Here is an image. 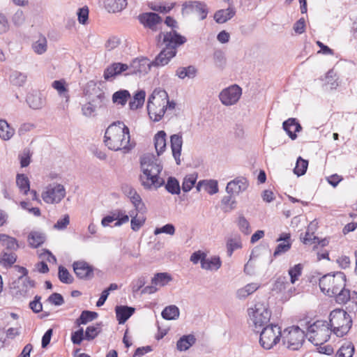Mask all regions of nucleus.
Masks as SVG:
<instances>
[{"mask_svg":"<svg viewBox=\"0 0 357 357\" xmlns=\"http://www.w3.org/2000/svg\"><path fill=\"white\" fill-rule=\"evenodd\" d=\"M145 96L146 93L144 91H138L129 102L130 109L132 110H135L142 107L144 102Z\"/></svg>","mask_w":357,"mask_h":357,"instance_id":"36","label":"nucleus"},{"mask_svg":"<svg viewBox=\"0 0 357 357\" xmlns=\"http://www.w3.org/2000/svg\"><path fill=\"white\" fill-rule=\"evenodd\" d=\"M102 322L96 323L95 325L86 327L85 333V340L91 341L94 340L102 331Z\"/></svg>","mask_w":357,"mask_h":357,"instance_id":"34","label":"nucleus"},{"mask_svg":"<svg viewBox=\"0 0 357 357\" xmlns=\"http://www.w3.org/2000/svg\"><path fill=\"white\" fill-rule=\"evenodd\" d=\"M142 174L139 176L142 185L145 189L151 187L158 188L165 184V180L159 176L162 166L153 154H145L140 158Z\"/></svg>","mask_w":357,"mask_h":357,"instance_id":"2","label":"nucleus"},{"mask_svg":"<svg viewBox=\"0 0 357 357\" xmlns=\"http://www.w3.org/2000/svg\"><path fill=\"white\" fill-rule=\"evenodd\" d=\"M259 287V285L255 282L248 284L244 287L237 290L236 296L239 299H245L249 295L256 291Z\"/></svg>","mask_w":357,"mask_h":357,"instance_id":"31","label":"nucleus"},{"mask_svg":"<svg viewBox=\"0 0 357 357\" xmlns=\"http://www.w3.org/2000/svg\"><path fill=\"white\" fill-rule=\"evenodd\" d=\"M308 167V161L303 159L301 157H298L296 161V167L294 169V172L298 176H303L305 174Z\"/></svg>","mask_w":357,"mask_h":357,"instance_id":"49","label":"nucleus"},{"mask_svg":"<svg viewBox=\"0 0 357 357\" xmlns=\"http://www.w3.org/2000/svg\"><path fill=\"white\" fill-rule=\"evenodd\" d=\"M152 67L151 61L147 58L135 59L129 66L128 75H142L147 74Z\"/></svg>","mask_w":357,"mask_h":357,"instance_id":"14","label":"nucleus"},{"mask_svg":"<svg viewBox=\"0 0 357 357\" xmlns=\"http://www.w3.org/2000/svg\"><path fill=\"white\" fill-rule=\"evenodd\" d=\"M171 149L173 157L174 158L177 165L181 164V153L183 144V139L181 134H174L170 137Z\"/></svg>","mask_w":357,"mask_h":357,"instance_id":"22","label":"nucleus"},{"mask_svg":"<svg viewBox=\"0 0 357 357\" xmlns=\"http://www.w3.org/2000/svg\"><path fill=\"white\" fill-rule=\"evenodd\" d=\"M89 8L87 6H84L78 9L77 15L78 17V21L82 24H86L89 19Z\"/></svg>","mask_w":357,"mask_h":357,"instance_id":"62","label":"nucleus"},{"mask_svg":"<svg viewBox=\"0 0 357 357\" xmlns=\"http://www.w3.org/2000/svg\"><path fill=\"white\" fill-rule=\"evenodd\" d=\"M354 346L351 342H346L337 350L336 357H352L354 353Z\"/></svg>","mask_w":357,"mask_h":357,"instance_id":"39","label":"nucleus"},{"mask_svg":"<svg viewBox=\"0 0 357 357\" xmlns=\"http://www.w3.org/2000/svg\"><path fill=\"white\" fill-rule=\"evenodd\" d=\"M172 280V278L168 273H158L151 280L152 284L165 286Z\"/></svg>","mask_w":357,"mask_h":357,"instance_id":"45","label":"nucleus"},{"mask_svg":"<svg viewBox=\"0 0 357 357\" xmlns=\"http://www.w3.org/2000/svg\"><path fill=\"white\" fill-rule=\"evenodd\" d=\"M76 276L81 280H90L93 278V267L85 261H76L73 264Z\"/></svg>","mask_w":357,"mask_h":357,"instance_id":"15","label":"nucleus"},{"mask_svg":"<svg viewBox=\"0 0 357 357\" xmlns=\"http://www.w3.org/2000/svg\"><path fill=\"white\" fill-rule=\"evenodd\" d=\"M158 40L161 45H165L164 48L168 50H176L177 47L187 41L186 38L178 33L176 29L160 32Z\"/></svg>","mask_w":357,"mask_h":357,"instance_id":"10","label":"nucleus"},{"mask_svg":"<svg viewBox=\"0 0 357 357\" xmlns=\"http://www.w3.org/2000/svg\"><path fill=\"white\" fill-rule=\"evenodd\" d=\"M176 53L177 50H168L163 48L155 59L151 61V64L156 68L164 66L169 63L170 60L176 55Z\"/></svg>","mask_w":357,"mask_h":357,"instance_id":"19","label":"nucleus"},{"mask_svg":"<svg viewBox=\"0 0 357 357\" xmlns=\"http://www.w3.org/2000/svg\"><path fill=\"white\" fill-rule=\"evenodd\" d=\"M15 268L22 274L17 281L19 284L17 286L18 292L24 297L28 296L29 289L35 287V281L31 280L29 277H26L28 274V271L26 268L20 266H15Z\"/></svg>","mask_w":357,"mask_h":357,"instance_id":"13","label":"nucleus"},{"mask_svg":"<svg viewBox=\"0 0 357 357\" xmlns=\"http://www.w3.org/2000/svg\"><path fill=\"white\" fill-rule=\"evenodd\" d=\"M249 185L246 178L238 176L229 181L226 187V191L229 195H238L245 191Z\"/></svg>","mask_w":357,"mask_h":357,"instance_id":"17","label":"nucleus"},{"mask_svg":"<svg viewBox=\"0 0 357 357\" xmlns=\"http://www.w3.org/2000/svg\"><path fill=\"white\" fill-rule=\"evenodd\" d=\"M179 309L174 305L166 307L161 313L163 319L166 320H175L179 317Z\"/></svg>","mask_w":357,"mask_h":357,"instance_id":"38","label":"nucleus"},{"mask_svg":"<svg viewBox=\"0 0 357 357\" xmlns=\"http://www.w3.org/2000/svg\"><path fill=\"white\" fill-rule=\"evenodd\" d=\"M227 255L231 257L235 250L241 248L240 238H229L227 242Z\"/></svg>","mask_w":357,"mask_h":357,"instance_id":"55","label":"nucleus"},{"mask_svg":"<svg viewBox=\"0 0 357 357\" xmlns=\"http://www.w3.org/2000/svg\"><path fill=\"white\" fill-rule=\"evenodd\" d=\"M289 285L286 276H279L275 281L272 290L276 292H282Z\"/></svg>","mask_w":357,"mask_h":357,"instance_id":"53","label":"nucleus"},{"mask_svg":"<svg viewBox=\"0 0 357 357\" xmlns=\"http://www.w3.org/2000/svg\"><path fill=\"white\" fill-rule=\"evenodd\" d=\"M47 39L45 36L40 35L38 40L32 45L33 51L38 54H42L47 51Z\"/></svg>","mask_w":357,"mask_h":357,"instance_id":"47","label":"nucleus"},{"mask_svg":"<svg viewBox=\"0 0 357 357\" xmlns=\"http://www.w3.org/2000/svg\"><path fill=\"white\" fill-rule=\"evenodd\" d=\"M222 265L220 258L217 256L211 257L210 259L205 257L202 263V268L205 270H218Z\"/></svg>","mask_w":357,"mask_h":357,"instance_id":"33","label":"nucleus"},{"mask_svg":"<svg viewBox=\"0 0 357 357\" xmlns=\"http://www.w3.org/2000/svg\"><path fill=\"white\" fill-rule=\"evenodd\" d=\"M127 4V0H104V6L109 13L120 12Z\"/></svg>","mask_w":357,"mask_h":357,"instance_id":"27","label":"nucleus"},{"mask_svg":"<svg viewBox=\"0 0 357 357\" xmlns=\"http://www.w3.org/2000/svg\"><path fill=\"white\" fill-rule=\"evenodd\" d=\"M333 331L328 323L324 320H317L307 326L306 337L314 345L324 344L326 342Z\"/></svg>","mask_w":357,"mask_h":357,"instance_id":"5","label":"nucleus"},{"mask_svg":"<svg viewBox=\"0 0 357 357\" xmlns=\"http://www.w3.org/2000/svg\"><path fill=\"white\" fill-rule=\"evenodd\" d=\"M183 9L188 12L195 13L200 16V20H203L207 17L208 9L205 3L200 1H188L183 4Z\"/></svg>","mask_w":357,"mask_h":357,"instance_id":"21","label":"nucleus"},{"mask_svg":"<svg viewBox=\"0 0 357 357\" xmlns=\"http://www.w3.org/2000/svg\"><path fill=\"white\" fill-rule=\"evenodd\" d=\"M0 242L3 246L6 247L7 250L11 251L17 250L19 248V244L17 239L7 234H0Z\"/></svg>","mask_w":357,"mask_h":357,"instance_id":"35","label":"nucleus"},{"mask_svg":"<svg viewBox=\"0 0 357 357\" xmlns=\"http://www.w3.org/2000/svg\"><path fill=\"white\" fill-rule=\"evenodd\" d=\"M352 318L345 310L340 308L332 310L329 314V326L337 337H343L350 331Z\"/></svg>","mask_w":357,"mask_h":357,"instance_id":"4","label":"nucleus"},{"mask_svg":"<svg viewBox=\"0 0 357 357\" xmlns=\"http://www.w3.org/2000/svg\"><path fill=\"white\" fill-rule=\"evenodd\" d=\"M84 340H85V333L83 328L71 333V341L74 344L79 345Z\"/></svg>","mask_w":357,"mask_h":357,"instance_id":"60","label":"nucleus"},{"mask_svg":"<svg viewBox=\"0 0 357 357\" xmlns=\"http://www.w3.org/2000/svg\"><path fill=\"white\" fill-rule=\"evenodd\" d=\"M154 145L158 155L162 153L166 148V133L164 130L158 131L154 136Z\"/></svg>","mask_w":357,"mask_h":357,"instance_id":"29","label":"nucleus"},{"mask_svg":"<svg viewBox=\"0 0 357 357\" xmlns=\"http://www.w3.org/2000/svg\"><path fill=\"white\" fill-rule=\"evenodd\" d=\"M26 101L29 106L33 109H41L45 104V99L38 91H30L26 96Z\"/></svg>","mask_w":357,"mask_h":357,"instance_id":"23","label":"nucleus"},{"mask_svg":"<svg viewBox=\"0 0 357 357\" xmlns=\"http://www.w3.org/2000/svg\"><path fill=\"white\" fill-rule=\"evenodd\" d=\"M131 203L135 207V210L139 213H144L146 211V206L142 202L140 195L135 192L130 198Z\"/></svg>","mask_w":357,"mask_h":357,"instance_id":"44","label":"nucleus"},{"mask_svg":"<svg viewBox=\"0 0 357 357\" xmlns=\"http://www.w3.org/2000/svg\"><path fill=\"white\" fill-rule=\"evenodd\" d=\"M104 142L112 151L123 150L128 152L132 148L129 128L123 122L118 121L112 123L107 128Z\"/></svg>","mask_w":357,"mask_h":357,"instance_id":"1","label":"nucleus"},{"mask_svg":"<svg viewBox=\"0 0 357 357\" xmlns=\"http://www.w3.org/2000/svg\"><path fill=\"white\" fill-rule=\"evenodd\" d=\"M130 97V94L128 90L122 89L118 91H116L112 95V101L118 105H121L122 106L125 105Z\"/></svg>","mask_w":357,"mask_h":357,"instance_id":"41","label":"nucleus"},{"mask_svg":"<svg viewBox=\"0 0 357 357\" xmlns=\"http://www.w3.org/2000/svg\"><path fill=\"white\" fill-rule=\"evenodd\" d=\"M197 181V176L193 174L186 176L182 183V190L183 192H189L195 185Z\"/></svg>","mask_w":357,"mask_h":357,"instance_id":"57","label":"nucleus"},{"mask_svg":"<svg viewBox=\"0 0 357 357\" xmlns=\"http://www.w3.org/2000/svg\"><path fill=\"white\" fill-rule=\"evenodd\" d=\"M248 311L250 325L253 327L254 331L259 333L264 327L268 325L271 312L264 303H257L254 307L249 308Z\"/></svg>","mask_w":357,"mask_h":357,"instance_id":"6","label":"nucleus"},{"mask_svg":"<svg viewBox=\"0 0 357 357\" xmlns=\"http://www.w3.org/2000/svg\"><path fill=\"white\" fill-rule=\"evenodd\" d=\"M303 268V265L298 264L289 269L288 273L291 284H294L298 280L299 277L302 275Z\"/></svg>","mask_w":357,"mask_h":357,"instance_id":"48","label":"nucleus"},{"mask_svg":"<svg viewBox=\"0 0 357 357\" xmlns=\"http://www.w3.org/2000/svg\"><path fill=\"white\" fill-rule=\"evenodd\" d=\"M236 14V10L233 6L227 9L219 10L215 12L214 19L218 24H222L231 19Z\"/></svg>","mask_w":357,"mask_h":357,"instance_id":"26","label":"nucleus"},{"mask_svg":"<svg viewBox=\"0 0 357 357\" xmlns=\"http://www.w3.org/2000/svg\"><path fill=\"white\" fill-rule=\"evenodd\" d=\"M66 196V189L61 184L48 185L42 193V198L47 204H58Z\"/></svg>","mask_w":357,"mask_h":357,"instance_id":"11","label":"nucleus"},{"mask_svg":"<svg viewBox=\"0 0 357 357\" xmlns=\"http://www.w3.org/2000/svg\"><path fill=\"white\" fill-rule=\"evenodd\" d=\"M241 94V88L236 84H234L223 89L220 92L219 98L223 105L229 106L237 102Z\"/></svg>","mask_w":357,"mask_h":357,"instance_id":"12","label":"nucleus"},{"mask_svg":"<svg viewBox=\"0 0 357 357\" xmlns=\"http://www.w3.org/2000/svg\"><path fill=\"white\" fill-rule=\"evenodd\" d=\"M52 86L61 96H63L66 98V101H68L69 96L63 80H55L52 82Z\"/></svg>","mask_w":357,"mask_h":357,"instance_id":"56","label":"nucleus"},{"mask_svg":"<svg viewBox=\"0 0 357 357\" xmlns=\"http://www.w3.org/2000/svg\"><path fill=\"white\" fill-rule=\"evenodd\" d=\"M165 185L166 190L172 195H178L181 192V187L178 181L172 176H169L167 178V181Z\"/></svg>","mask_w":357,"mask_h":357,"instance_id":"42","label":"nucleus"},{"mask_svg":"<svg viewBox=\"0 0 357 357\" xmlns=\"http://www.w3.org/2000/svg\"><path fill=\"white\" fill-rule=\"evenodd\" d=\"M175 231L176 229L174 225L173 224L168 223L161 227H156L154 229L153 234L155 235H158L164 233L172 236L175 234Z\"/></svg>","mask_w":357,"mask_h":357,"instance_id":"59","label":"nucleus"},{"mask_svg":"<svg viewBox=\"0 0 357 357\" xmlns=\"http://www.w3.org/2000/svg\"><path fill=\"white\" fill-rule=\"evenodd\" d=\"M319 286L323 293L332 297L335 291L346 286V275L342 272L326 274L319 279Z\"/></svg>","mask_w":357,"mask_h":357,"instance_id":"7","label":"nucleus"},{"mask_svg":"<svg viewBox=\"0 0 357 357\" xmlns=\"http://www.w3.org/2000/svg\"><path fill=\"white\" fill-rule=\"evenodd\" d=\"M98 314L96 312L89 310H83L80 316L75 320V324L78 326L85 325L87 323L96 319Z\"/></svg>","mask_w":357,"mask_h":357,"instance_id":"32","label":"nucleus"},{"mask_svg":"<svg viewBox=\"0 0 357 357\" xmlns=\"http://www.w3.org/2000/svg\"><path fill=\"white\" fill-rule=\"evenodd\" d=\"M168 94L165 90L155 89L149 97L147 101V111L151 119L155 122L161 120L167 110L165 99Z\"/></svg>","mask_w":357,"mask_h":357,"instance_id":"3","label":"nucleus"},{"mask_svg":"<svg viewBox=\"0 0 357 357\" xmlns=\"http://www.w3.org/2000/svg\"><path fill=\"white\" fill-rule=\"evenodd\" d=\"M139 21L144 27L156 31L158 26L162 24V18L155 13H144L138 16Z\"/></svg>","mask_w":357,"mask_h":357,"instance_id":"16","label":"nucleus"},{"mask_svg":"<svg viewBox=\"0 0 357 357\" xmlns=\"http://www.w3.org/2000/svg\"><path fill=\"white\" fill-rule=\"evenodd\" d=\"M31 157V153L29 149H24L22 153L19 154V159L22 167H26L30 164Z\"/></svg>","mask_w":357,"mask_h":357,"instance_id":"61","label":"nucleus"},{"mask_svg":"<svg viewBox=\"0 0 357 357\" xmlns=\"http://www.w3.org/2000/svg\"><path fill=\"white\" fill-rule=\"evenodd\" d=\"M282 128L292 140H295L297 138L296 133L302 130V126L295 118H289L284 121L282 123Z\"/></svg>","mask_w":357,"mask_h":357,"instance_id":"20","label":"nucleus"},{"mask_svg":"<svg viewBox=\"0 0 357 357\" xmlns=\"http://www.w3.org/2000/svg\"><path fill=\"white\" fill-rule=\"evenodd\" d=\"M27 79V75L19 71H14L10 76V81L13 85L22 86L25 84Z\"/></svg>","mask_w":357,"mask_h":357,"instance_id":"43","label":"nucleus"},{"mask_svg":"<svg viewBox=\"0 0 357 357\" xmlns=\"http://www.w3.org/2000/svg\"><path fill=\"white\" fill-rule=\"evenodd\" d=\"M332 297H335V301L339 304H345L350 299V291L345 289V287L335 291Z\"/></svg>","mask_w":357,"mask_h":357,"instance_id":"46","label":"nucleus"},{"mask_svg":"<svg viewBox=\"0 0 357 357\" xmlns=\"http://www.w3.org/2000/svg\"><path fill=\"white\" fill-rule=\"evenodd\" d=\"M292 243L281 242L278 244L273 254V257L276 258L286 252H287L291 248Z\"/></svg>","mask_w":357,"mask_h":357,"instance_id":"58","label":"nucleus"},{"mask_svg":"<svg viewBox=\"0 0 357 357\" xmlns=\"http://www.w3.org/2000/svg\"><path fill=\"white\" fill-rule=\"evenodd\" d=\"M16 183L24 195H27L28 192L30 191V181L25 174H18L16 177Z\"/></svg>","mask_w":357,"mask_h":357,"instance_id":"40","label":"nucleus"},{"mask_svg":"<svg viewBox=\"0 0 357 357\" xmlns=\"http://www.w3.org/2000/svg\"><path fill=\"white\" fill-rule=\"evenodd\" d=\"M128 69L129 66L126 63H113L104 70V79L107 81H112L115 77L128 70Z\"/></svg>","mask_w":357,"mask_h":357,"instance_id":"18","label":"nucleus"},{"mask_svg":"<svg viewBox=\"0 0 357 357\" xmlns=\"http://www.w3.org/2000/svg\"><path fill=\"white\" fill-rule=\"evenodd\" d=\"M41 296L36 295L33 300L30 302L29 307L35 313H39L43 310V305L40 302Z\"/></svg>","mask_w":357,"mask_h":357,"instance_id":"63","label":"nucleus"},{"mask_svg":"<svg viewBox=\"0 0 357 357\" xmlns=\"http://www.w3.org/2000/svg\"><path fill=\"white\" fill-rule=\"evenodd\" d=\"M222 209L225 212H229L234 209L236 206V202L231 195L225 196L221 200Z\"/></svg>","mask_w":357,"mask_h":357,"instance_id":"51","label":"nucleus"},{"mask_svg":"<svg viewBox=\"0 0 357 357\" xmlns=\"http://www.w3.org/2000/svg\"><path fill=\"white\" fill-rule=\"evenodd\" d=\"M135 309L127 305H116L115 312L119 324H123L134 314Z\"/></svg>","mask_w":357,"mask_h":357,"instance_id":"24","label":"nucleus"},{"mask_svg":"<svg viewBox=\"0 0 357 357\" xmlns=\"http://www.w3.org/2000/svg\"><path fill=\"white\" fill-rule=\"evenodd\" d=\"M14 133V128H11L6 120L0 119V138L3 140H8L13 136Z\"/></svg>","mask_w":357,"mask_h":357,"instance_id":"37","label":"nucleus"},{"mask_svg":"<svg viewBox=\"0 0 357 357\" xmlns=\"http://www.w3.org/2000/svg\"><path fill=\"white\" fill-rule=\"evenodd\" d=\"M58 277L59 280L64 284H72L74 281L73 277L70 274L68 269L63 266H59Z\"/></svg>","mask_w":357,"mask_h":357,"instance_id":"50","label":"nucleus"},{"mask_svg":"<svg viewBox=\"0 0 357 357\" xmlns=\"http://www.w3.org/2000/svg\"><path fill=\"white\" fill-rule=\"evenodd\" d=\"M282 333L278 324H270L260 332L259 343L265 349H271L280 340Z\"/></svg>","mask_w":357,"mask_h":357,"instance_id":"9","label":"nucleus"},{"mask_svg":"<svg viewBox=\"0 0 357 357\" xmlns=\"http://www.w3.org/2000/svg\"><path fill=\"white\" fill-rule=\"evenodd\" d=\"M283 344L290 350H298L305 342V332L298 326L285 328L282 332Z\"/></svg>","mask_w":357,"mask_h":357,"instance_id":"8","label":"nucleus"},{"mask_svg":"<svg viewBox=\"0 0 357 357\" xmlns=\"http://www.w3.org/2000/svg\"><path fill=\"white\" fill-rule=\"evenodd\" d=\"M17 260V255L14 252H3L1 258L0 263L4 266L10 267Z\"/></svg>","mask_w":357,"mask_h":357,"instance_id":"54","label":"nucleus"},{"mask_svg":"<svg viewBox=\"0 0 357 357\" xmlns=\"http://www.w3.org/2000/svg\"><path fill=\"white\" fill-rule=\"evenodd\" d=\"M215 66L220 68L223 69L226 65V58L222 51L218 50H215L213 56Z\"/></svg>","mask_w":357,"mask_h":357,"instance_id":"52","label":"nucleus"},{"mask_svg":"<svg viewBox=\"0 0 357 357\" xmlns=\"http://www.w3.org/2000/svg\"><path fill=\"white\" fill-rule=\"evenodd\" d=\"M96 110V107L91 102H86L82 106V113L86 117L93 116Z\"/></svg>","mask_w":357,"mask_h":357,"instance_id":"64","label":"nucleus"},{"mask_svg":"<svg viewBox=\"0 0 357 357\" xmlns=\"http://www.w3.org/2000/svg\"><path fill=\"white\" fill-rule=\"evenodd\" d=\"M46 241L45 233L38 231H31L27 236L29 245L32 248H37L41 246Z\"/></svg>","mask_w":357,"mask_h":357,"instance_id":"25","label":"nucleus"},{"mask_svg":"<svg viewBox=\"0 0 357 357\" xmlns=\"http://www.w3.org/2000/svg\"><path fill=\"white\" fill-rule=\"evenodd\" d=\"M196 342V337L192 334L184 335L176 342V349L180 351L188 350Z\"/></svg>","mask_w":357,"mask_h":357,"instance_id":"28","label":"nucleus"},{"mask_svg":"<svg viewBox=\"0 0 357 357\" xmlns=\"http://www.w3.org/2000/svg\"><path fill=\"white\" fill-rule=\"evenodd\" d=\"M197 73V70L194 66H188V67L178 68L176 71V75L181 79L185 77L193 79L196 77Z\"/></svg>","mask_w":357,"mask_h":357,"instance_id":"30","label":"nucleus"}]
</instances>
